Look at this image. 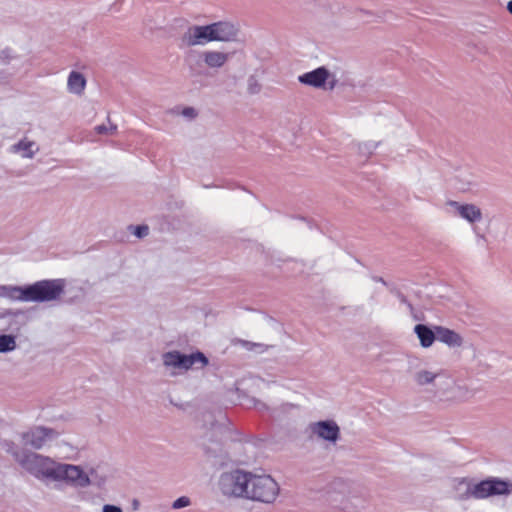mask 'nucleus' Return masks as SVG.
Listing matches in <instances>:
<instances>
[{
	"label": "nucleus",
	"mask_w": 512,
	"mask_h": 512,
	"mask_svg": "<svg viewBox=\"0 0 512 512\" xmlns=\"http://www.w3.org/2000/svg\"><path fill=\"white\" fill-rule=\"evenodd\" d=\"M298 81L313 88L334 89L337 85L335 74L331 73L326 67L321 66L312 71L298 76Z\"/></svg>",
	"instance_id": "nucleus-9"
},
{
	"label": "nucleus",
	"mask_w": 512,
	"mask_h": 512,
	"mask_svg": "<svg viewBox=\"0 0 512 512\" xmlns=\"http://www.w3.org/2000/svg\"><path fill=\"white\" fill-rule=\"evenodd\" d=\"M19 60L20 56L12 48H5L0 51V64L9 65Z\"/></svg>",
	"instance_id": "nucleus-23"
},
{
	"label": "nucleus",
	"mask_w": 512,
	"mask_h": 512,
	"mask_svg": "<svg viewBox=\"0 0 512 512\" xmlns=\"http://www.w3.org/2000/svg\"><path fill=\"white\" fill-rule=\"evenodd\" d=\"M308 431L312 437L331 445H335L340 439V427L334 420L311 422Z\"/></svg>",
	"instance_id": "nucleus-10"
},
{
	"label": "nucleus",
	"mask_w": 512,
	"mask_h": 512,
	"mask_svg": "<svg viewBox=\"0 0 512 512\" xmlns=\"http://www.w3.org/2000/svg\"><path fill=\"white\" fill-rule=\"evenodd\" d=\"M247 91L251 95L258 94L261 91V84L256 76L251 75L247 79Z\"/></svg>",
	"instance_id": "nucleus-26"
},
{
	"label": "nucleus",
	"mask_w": 512,
	"mask_h": 512,
	"mask_svg": "<svg viewBox=\"0 0 512 512\" xmlns=\"http://www.w3.org/2000/svg\"><path fill=\"white\" fill-rule=\"evenodd\" d=\"M133 234L138 238L146 237L149 234V228L146 225H138L131 227Z\"/></svg>",
	"instance_id": "nucleus-28"
},
{
	"label": "nucleus",
	"mask_w": 512,
	"mask_h": 512,
	"mask_svg": "<svg viewBox=\"0 0 512 512\" xmlns=\"http://www.w3.org/2000/svg\"><path fill=\"white\" fill-rule=\"evenodd\" d=\"M39 151V144L28 137L21 138L9 147L11 154L18 155L22 159H33Z\"/></svg>",
	"instance_id": "nucleus-13"
},
{
	"label": "nucleus",
	"mask_w": 512,
	"mask_h": 512,
	"mask_svg": "<svg viewBox=\"0 0 512 512\" xmlns=\"http://www.w3.org/2000/svg\"><path fill=\"white\" fill-rule=\"evenodd\" d=\"M279 492V484L272 476L251 472L246 500L271 504L277 499Z\"/></svg>",
	"instance_id": "nucleus-4"
},
{
	"label": "nucleus",
	"mask_w": 512,
	"mask_h": 512,
	"mask_svg": "<svg viewBox=\"0 0 512 512\" xmlns=\"http://www.w3.org/2000/svg\"><path fill=\"white\" fill-rule=\"evenodd\" d=\"M331 488L343 495L350 493V483L342 479H336L332 482Z\"/></svg>",
	"instance_id": "nucleus-25"
},
{
	"label": "nucleus",
	"mask_w": 512,
	"mask_h": 512,
	"mask_svg": "<svg viewBox=\"0 0 512 512\" xmlns=\"http://www.w3.org/2000/svg\"><path fill=\"white\" fill-rule=\"evenodd\" d=\"M473 485V480L461 478L457 479L455 483V491L460 499H470L471 489Z\"/></svg>",
	"instance_id": "nucleus-20"
},
{
	"label": "nucleus",
	"mask_w": 512,
	"mask_h": 512,
	"mask_svg": "<svg viewBox=\"0 0 512 512\" xmlns=\"http://www.w3.org/2000/svg\"><path fill=\"white\" fill-rule=\"evenodd\" d=\"M238 26L229 21H218L208 25H193L181 37L185 47L203 46L210 42H231L238 36Z\"/></svg>",
	"instance_id": "nucleus-2"
},
{
	"label": "nucleus",
	"mask_w": 512,
	"mask_h": 512,
	"mask_svg": "<svg viewBox=\"0 0 512 512\" xmlns=\"http://www.w3.org/2000/svg\"><path fill=\"white\" fill-rule=\"evenodd\" d=\"M86 78L78 71H71L67 78V90L71 94L82 95L86 88Z\"/></svg>",
	"instance_id": "nucleus-16"
},
{
	"label": "nucleus",
	"mask_w": 512,
	"mask_h": 512,
	"mask_svg": "<svg viewBox=\"0 0 512 512\" xmlns=\"http://www.w3.org/2000/svg\"><path fill=\"white\" fill-rule=\"evenodd\" d=\"M436 338L449 347H459L462 345V337L453 330L441 326L436 327Z\"/></svg>",
	"instance_id": "nucleus-15"
},
{
	"label": "nucleus",
	"mask_w": 512,
	"mask_h": 512,
	"mask_svg": "<svg viewBox=\"0 0 512 512\" xmlns=\"http://www.w3.org/2000/svg\"><path fill=\"white\" fill-rule=\"evenodd\" d=\"M58 436L59 432L52 428L35 426L23 432L21 439L25 445L31 446L34 449H41Z\"/></svg>",
	"instance_id": "nucleus-11"
},
{
	"label": "nucleus",
	"mask_w": 512,
	"mask_h": 512,
	"mask_svg": "<svg viewBox=\"0 0 512 512\" xmlns=\"http://www.w3.org/2000/svg\"><path fill=\"white\" fill-rule=\"evenodd\" d=\"M376 148V145L372 144V143H365L363 145L360 146V150L361 151H367L368 153H372V151Z\"/></svg>",
	"instance_id": "nucleus-31"
},
{
	"label": "nucleus",
	"mask_w": 512,
	"mask_h": 512,
	"mask_svg": "<svg viewBox=\"0 0 512 512\" xmlns=\"http://www.w3.org/2000/svg\"><path fill=\"white\" fill-rule=\"evenodd\" d=\"M507 10L512 14V0L507 3Z\"/></svg>",
	"instance_id": "nucleus-32"
},
{
	"label": "nucleus",
	"mask_w": 512,
	"mask_h": 512,
	"mask_svg": "<svg viewBox=\"0 0 512 512\" xmlns=\"http://www.w3.org/2000/svg\"><path fill=\"white\" fill-rule=\"evenodd\" d=\"M251 471L235 469L225 472L219 479V488L223 495L247 499Z\"/></svg>",
	"instance_id": "nucleus-6"
},
{
	"label": "nucleus",
	"mask_w": 512,
	"mask_h": 512,
	"mask_svg": "<svg viewBox=\"0 0 512 512\" xmlns=\"http://www.w3.org/2000/svg\"><path fill=\"white\" fill-rule=\"evenodd\" d=\"M3 448L26 472L38 480L64 483L79 488L91 484L88 474L78 465L60 463L48 456L22 450L9 441L3 443Z\"/></svg>",
	"instance_id": "nucleus-1"
},
{
	"label": "nucleus",
	"mask_w": 512,
	"mask_h": 512,
	"mask_svg": "<svg viewBox=\"0 0 512 512\" xmlns=\"http://www.w3.org/2000/svg\"><path fill=\"white\" fill-rule=\"evenodd\" d=\"M459 186L461 191H473L479 186V179L474 174H462L458 178Z\"/></svg>",
	"instance_id": "nucleus-21"
},
{
	"label": "nucleus",
	"mask_w": 512,
	"mask_h": 512,
	"mask_svg": "<svg viewBox=\"0 0 512 512\" xmlns=\"http://www.w3.org/2000/svg\"><path fill=\"white\" fill-rule=\"evenodd\" d=\"M447 207L450 215L460 217L469 224L478 223L483 217L481 209L475 204L448 201Z\"/></svg>",
	"instance_id": "nucleus-12"
},
{
	"label": "nucleus",
	"mask_w": 512,
	"mask_h": 512,
	"mask_svg": "<svg viewBox=\"0 0 512 512\" xmlns=\"http://www.w3.org/2000/svg\"><path fill=\"white\" fill-rule=\"evenodd\" d=\"M414 331L420 340V344L424 348L432 346L436 338V331L434 332L424 324H418L415 326Z\"/></svg>",
	"instance_id": "nucleus-19"
},
{
	"label": "nucleus",
	"mask_w": 512,
	"mask_h": 512,
	"mask_svg": "<svg viewBox=\"0 0 512 512\" xmlns=\"http://www.w3.org/2000/svg\"><path fill=\"white\" fill-rule=\"evenodd\" d=\"M253 348H262V345H260V344H252V347L250 349H253Z\"/></svg>",
	"instance_id": "nucleus-33"
},
{
	"label": "nucleus",
	"mask_w": 512,
	"mask_h": 512,
	"mask_svg": "<svg viewBox=\"0 0 512 512\" xmlns=\"http://www.w3.org/2000/svg\"><path fill=\"white\" fill-rule=\"evenodd\" d=\"M202 58L209 68H221L229 59V54L216 50H208L203 52Z\"/></svg>",
	"instance_id": "nucleus-17"
},
{
	"label": "nucleus",
	"mask_w": 512,
	"mask_h": 512,
	"mask_svg": "<svg viewBox=\"0 0 512 512\" xmlns=\"http://www.w3.org/2000/svg\"><path fill=\"white\" fill-rule=\"evenodd\" d=\"M0 298H5L10 301L25 302L26 287L14 285H0Z\"/></svg>",
	"instance_id": "nucleus-18"
},
{
	"label": "nucleus",
	"mask_w": 512,
	"mask_h": 512,
	"mask_svg": "<svg viewBox=\"0 0 512 512\" xmlns=\"http://www.w3.org/2000/svg\"><path fill=\"white\" fill-rule=\"evenodd\" d=\"M63 279L42 280L26 286L25 302H49L60 298L64 292Z\"/></svg>",
	"instance_id": "nucleus-7"
},
{
	"label": "nucleus",
	"mask_w": 512,
	"mask_h": 512,
	"mask_svg": "<svg viewBox=\"0 0 512 512\" xmlns=\"http://www.w3.org/2000/svg\"><path fill=\"white\" fill-rule=\"evenodd\" d=\"M434 397L447 403H462L475 395V390L465 383L457 382L447 373L439 379L438 388L433 390Z\"/></svg>",
	"instance_id": "nucleus-5"
},
{
	"label": "nucleus",
	"mask_w": 512,
	"mask_h": 512,
	"mask_svg": "<svg viewBox=\"0 0 512 512\" xmlns=\"http://www.w3.org/2000/svg\"><path fill=\"white\" fill-rule=\"evenodd\" d=\"M117 126L110 124L109 126L106 125H98L95 127V131L98 134H112L116 131Z\"/></svg>",
	"instance_id": "nucleus-29"
},
{
	"label": "nucleus",
	"mask_w": 512,
	"mask_h": 512,
	"mask_svg": "<svg viewBox=\"0 0 512 512\" xmlns=\"http://www.w3.org/2000/svg\"><path fill=\"white\" fill-rule=\"evenodd\" d=\"M175 112L187 120H194L198 116V111L194 107H177Z\"/></svg>",
	"instance_id": "nucleus-24"
},
{
	"label": "nucleus",
	"mask_w": 512,
	"mask_h": 512,
	"mask_svg": "<svg viewBox=\"0 0 512 512\" xmlns=\"http://www.w3.org/2000/svg\"><path fill=\"white\" fill-rule=\"evenodd\" d=\"M7 80H8V77L4 76L2 81H7Z\"/></svg>",
	"instance_id": "nucleus-34"
},
{
	"label": "nucleus",
	"mask_w": 512,
	"mask_h": 512,
	"mask_svg": "<svg viewBox=\"0 0 512 512\" xmlns=\"http://www.w3.org/2000/svg\"><path fill=\"white\" fill-rule=\"evenodd\" d=\"M191 504L190 498L187 496H181L172 503L173 509H181L188 507Z\"/></svg>",
	"instance_id": "nucleus-27"
},
{
	"label": "nucleus",
	"mask_w": 512,
	"mask_h": 512,
	"mask_svg": "<svg viewBox=\"0 0 512 512\" xmlns=\"http://www.w3.org/2000/svg\"><path fill=\"white\" fill-rule=\"evenodd\" d=\"M208 358L202 352L184 354L173 350L162 354V364L165 371L171 376H178L190 369H202L208 365Z\"/></svg>",
	"instance_id": "nucleus-3"
},
{
	"label": "nucleus",
	"mask_w": 512,
	"mask_h": 512,
	"mask_svg": "<svg viewBox=\"0 0 512 512\" xmlns=\"http://www.w3.org/2000/svg\"><path fill=\"white\" fill-rule=\"evenodd\" d=\"M102 512H123V511L119 506L112 505V504H105L102 507Z\"/></svg>",
	"instance_id": "nucleus-30"
},
{
	"label": "nucleus",
	"mask_w": 512,
	"mask_h": 512,
	"mask_svg": "<svg viewBox=\"0 0 512 512\" xmlns=\"http://www.w3.org/2000/svg\"><path fill=\"white\" fill-rule=\"evenodd\" d=\"M512 493V484L498 478H489L479 482L473 481L471 498L486 499L492 496L509 495Z\"/></svg>",
	"instance_id": "nucleus-8"
},
{
	"label": "nucleus",
	"mask_w": 512,
	"mask_h": 512,
	"mask_svg": "<svg viewBox=\"0 0 512 512\" xmlns=\"http://www.w3.org/2000/svg\"><path fill=\"white\" fill-rule=\"evenodd\" d=\"M16 348V336L12 334H0V353H9Z\"/></svg>",
	"instance_id": "nucleus-22"
},
{
	"label": "nucleus",
	"mask_w": 512,
	"mask_h": 512,
	"mask_svg": "<svg viewBox=\"0 0 512 512\" xmlns=\"http://www.w3.org/2000/svg\"><path fill=\"white\" fill-rule=\"evenodd\" d=\"M443 371H432L428 369H420L414 374V381L419 386L432 385L433 390L438 388L439 379L444 376Z\"/></svg>",
	"instance_id": "nucleus-14"
}]
</instances>
